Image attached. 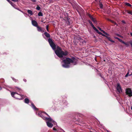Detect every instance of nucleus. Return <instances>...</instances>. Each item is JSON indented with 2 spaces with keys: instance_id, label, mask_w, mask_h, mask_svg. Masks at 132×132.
<instances>
[{
  "instance_id": "nucleus-1",
  "label": "nucleus",
  "mask_w": 132,
  "mask_h": 132,
  "mask_svg": "<svg viewBox=\"0 0 132 132\" xmlns=\"http://www.w3.org/2000/svg\"><path fill=\"white\" fill-rule=\"evenodd\" d=\"M38 115L46 121L47 125L48 127L52 128L53 125H56V123L45 112L40 111Z\"/></svg>"
},
{
  "instance_id": "nucleus-2",
  "label": "nucleus",
  "mask_w": 132,
  "mask_h": 132,
  "mask_svg": "<svg viewBox=\"0 0 132 132\" xmlns=\"http://www.w3.org/2000/svg\"><path fill=\"white\" fill-rule=\"evenodd\" d=\"M62 63V67L65 68L70 67L71 64L74 65L76 64V61L75 59H72L69 58H66L65 59L63 60Z\"/></svg>"
},
{
  "instance_id": "nucleus-3",
  "label": "nucleus",
  "mask_w": 132,
  "mask_h": 132,
  "mask_svg": "<svg viewBox=\"0 0 132 132\" xmlns=\"http://www.w3.org/2000/svg\"><path fill=\"white\" fill-rule=\"evenodd\" d=\"M55 53L59 57L64 58L65 56L67 54V52H64L62 50L61 48L59 47H57L56 50L55 51Z\"/></svg>"
},
{
  "instance_id": "nucleus-4",
  "label": "nucleus",
  "mask_w": 132,
  "mask_h": 132,
  "mask_svg": "<svg viewBox=\"0 0 132 132\" xmlns=\"http://www.w3.org/2000/svg\"><path fill=\"white\" fill-rule=\"evenodd\" d=\"M11 95L12 97L19 99L21 100L23 98V96L18 94L17 93L14 92H11Z\"/></svg>"
},
{
  "instance_id": "nucleus-5",
  "label": "nucleus",
  "mask_w": 132,
  "mask_h": 132,
  "mask_svg": "<svg viewBox=\"0 0 132 132\" xmlns=\"http://www.w3.org/2000/svg\"><path fill=\"white\" fill-rule=\"evenodd\" d=\"M48 41L50 46L52 48L53 50H55L56 48V46L53 42L52 40L50 38H49Z\"/></svg>"
},
{
  "instance_id": "nucleus-6",
  "label": "nucleus",
  "mask_w": 132,
  "mask_h": 132,
  "mask_svg": "<svg viewBox=\"0 0 132 132\" xmlns=\"http://www.w3.org/2000/svg\"><path fill=\"white\" fill-rule=\"evenodd\" d=\"M125 92L126 94L130 97L132 96V91L131 89L129 88L126 89Z\"/></svg>"
},
{
  "instance_id": "nucleus-7",
  "label": "nucleus",
  "mask_w": 132,
  "mask_h": 132,
  "mask_svg": "<svg viewBox=\"0 0 132 132\" xmlns=\"http://www.w3.org/2000/svg\"><path fill=\"white\" fill-rule=\"evenodd\" d=\"M116 89L118 92L119 93H120L122 92V91L121 87L119 83H118L117 84Z\"/></svg>"
},
{
  "instance_id": "nucleus-8",
  "label": "nucleus",
  "mask_w": 132,
  "mask_h": 132,
  "mask_svg": "<svg viewBox=\"0 0 132 132\" xmlns=\"http://www.w3.org/2000/svg\"><path fill=\"white\" fill-rule=\"evenodd\" d=\"M89 16L90 18V19L92 20V21L94 22L96 24L97 23L96 21V20L93 18L92 16L90 14L89 15Z\"/></svg>"
},
{
  "instance_id": "nucleus-9",
  "label": "nucleus",
  "mask_w": 132,
  "mask_h": 132,
  "mask_svg": "<svg viewBox=\"0 0 132 132\" xmlns=\"http://www.w3.org/2000/svg\"><path fill=\"white\" fill-rule=\"evenodd\" d=\"M31 22L32 24L35 27H37L38 26V24L37 22L35 21L32 20Z\"/></svg>"
},
{
  "instance_id": "nucleus-10",
  "label": "nucleus",
  "mask_w": 132,
  "mask_h": 132,
  "mask_svg": "<svg viewBox=\"0 0 132 132\" xmlns=\"http://www.w3.org/2000/svg\"><path fill=\"white\" fill-rule=\"evenodd\" d=\"M31 106L32 108L35 110H37V109L35 107V105L33 104V103L32 102L31 103Z\"/></svg>"
},
{
  "instance_id": "nucleus-11",
  "label": "nucleus",
  "mask_w": 132,
  "mask_h": 132,
  "mask_svg": "<svg viewBox=\"0 0 132 132\" xmlns=\"http://www.w3.org/2000/svg\"><path fill=\"white\" fill-rule=\"evenodd\" d=\"M94 30L96 31L99 34L101 35L102 36H105V35H104L102 33L99 32L98 31V30L96 28L94 29Z\"/></svg>"
},
{
  "instance_id": "nucleus-12",
  "label": "nucleus",
  "mask_w": 132,
  "mask_h": 132,
  "mask_svg": "<svg viewBox=\"0 0 132 132\" xmlns=\"http://www.w3.org/2000/svg\"><path fill=\"white\" fill-rule=\"evenodd\" d=\"M105 37H106L108 39V40H109L111 42H113V43H114V41H113V40H112L111 39V38L110 37H108V36H105Z\"/></svg>"
},
{
  "instance_id": "nucleus-13",
  "label": "nucleus",
  "mask_w": 132,
  "mask_h": 132,
  "mask_svg": "<svg viewBox=\"0 0 132 132\" xmlns=\"http://www.w3.org/2000/svg\"><path fill=\"white\" fill-rule=\"evenodd\" d=\"M44 34L47 37L50 38V35L47 32H45L44 33Z\"/></svg>"
},
{
  "instance_id": "nucleus-14",
  "label": "nucleus",
  "mask_w": 132,
  "mask_h": 132,
  "mask_svg": "<svg viewBox=\"0 0 132 132\" xmlns=\"http://www.w3.org/2000/svg\"><path fill=\"white\" fill-rule=\"evenodd\" d=\"M89 22L94 30L96 28L95 27L94 25L92 24V22L90 20L89 21Z\"/></svg>"
},
{
  "instance_id": "nucleus-15",
  "label": "nucleus",
  "mask_w": 132,
  "mask_h": 132,
  "mask_svg": "<svg viewBox=\"0 0 132 132\" xmlns=\"http://www.w3.org/2000/svg\"><path fill=\"white\" fill-rule=\"evenodd\" d=\"M10 3L11 4V5L14 7L15 9H17V8H16L15 6H16L12 2H10Z\"/></svg>"
},
{
  "instance_id": "nucleus-16",
  "label": "nucleus",
  "mask_w": 132,
  "mask_h": 132,
  "mask_svg": "<svg viewBox=\"0 0 132 132\" xmlns=\"http://www.w3.org/2000/svg\"><path fill=\"white\" fill-rule=\"evenodd\" d=\"M24 102L25 103L28 104L29 102V100L27 98H26L24 100Z\"/></svg>"
},
{
  "instance_id": "nucleus-17",
  "label": "nucleus",
  "mask_w": 132,
  "mask_h": 132,
  "mask_svg": "<svg viewBox=\"0 0 132 132\" xmlns=\"http://www.w3.org/2000/svg\"><path fill=\"white\" fill-rule=\"evenodd\" d=\"M27 12L29 14H30L31 15H32L33 14V13L32 11L30 10H27Z\"/></svg>"
},
{
  "instance_id": "nucleus-18",
  "label": "nucleus",
  "mask_w": 132,
  "mask_h": 132,
  "mask_svg": "<svg viewBox=\"0 0 132 132\" xmlns=\"http://www.w3.org/2000/svg\"><path fill=\"white\" fill-rule=\"evenodd\" d=\"M99 5L100 8L101 9H102L103 8V4L101 2H100Z\"/></svg>"
},
{
  "instance_id": "nucleus-19",
  "label": "nucleus",
  "mask_w": 132,
  "mask_h": 132,
  "mask_svg": "<svg viewBox=\"0 0 132 132\" xmlns=\"http://www.w3.org/2000/svg\"><path fill=\"white\" fill-rule=\"evenodd\" d=\"M126 12L127 13L130 14L132 15V12L131 11H130L129 10H126Z\"/></svg>"
},
{
  "instance_id": "nucleus-20",
  "label": "nucleus",
  "mask_w": 132,
  "mask_h": 132,
  "mask_svg": "<svg viewBox=\"0 0 132 132\" xmlns=\"http://www.w3.org/2000/svg\"><path fill=\"white\" fill-rule=\"evenodd\" d=\"M125 5L127 6H131V5L129 3L126 2L125 3Z\"/></svg>"
},
{
  "instance_id": "nucleus-21",
  "label": "nucleus",
  "mask_w": 132,
  "mask_h": 132,
  "mask_svg": "<svg viewBox=\"0 0 132 132\" xmlns=\"http://www.w3.org/2000/svg\"><path fill=\"white\" fill-rule=\"evenodd\" d=\"M38 15L39 16H42L43 15L42 13L41 12H40L38 13Z\"/></svg>"
},
{
  "instance_id": "nucleus-22",
  "label": "nucleus",
  "mask_w": 132,
  "mask_h": 132,
  "mask_svg": "<svg viewBox=\"0 0 132 132\" xmlns=\"http://www.w3.org/2000/svg\"><path fill=\"white\" fill-rule=\"evenodd\" d=\"M37 28H38V31H41L42 29L40 27H38L37 26Z\"/></svg>"
},
{
  "instance_id": "nucleus-23",
  "label": "nucleus",
  "mask_w": 132,
  "mask_h": 132,
  "mask_svg": "<svg viewBox=\"0 0 132 132\" xmlns=\"http://www.w3.org/2000/svg\"><path fill=\"white\" fill-rule=\"evenodd\" d=\"M104 34H105L106 35H107V36H109V35L105 31H104V30H102L101 31Z\"/></svg>"
},
{
  "instance_id": "nucleus-24",
  "label": "nucleus",
  "mask_w": 132,
  "mask_h": 132,
  "mask_svg": "<svg viewBox=\"0 0 132 132\" xmlns=\"http://www.w3.org/2000/svg\"><path fill=\"white\" fill-rule=\"evenodd\" d=\"M63 106H64L65 105H67V102L66 101H64V102H63Z\"/></svg>"
},
{
  "instance_id": "nucleus-25",
  "label": "nucleus",
  "mask_w": 132,
  "mask_h": 132,
  "mask_svg": "<svg viewBox=\"0 0 132 132\" xmlns=\"http://www.w3.org/2000/svg\"><path fill=\"white\" fill-rule=\"evenodd\" d=\"M36 9L37 10H39L40 9V7L38 6H37V7L36 8Z\"/></svg>"
},
{
  "instance_id": "nucleus-26",
  "label": "nucleus",
  "mask_w": 132,
  "mask_h": 132,
  "mask_svg": "<svg viewBox=\"0 0 132 132\" xmlns=\"http://www.w3.org/2000/svg\"><path fill=\"white\" fill-rule=\"evenodd\" d=\"M129 71L128 72H127V74L125 75V77H127L128 76H129Z\"/></svg>"
},
{
  "instance_id": "nucleus-27",
  "label": "nucleus",
  "mask_w": 132,
  "mask_h": 132,
  "mask_svg": "<svg viewBox=\"0 0 132 132\" xmlns=\"http://www.w3.org/2000/svg\"><path fill=\"white\" fill-rule=\"evenodd\" d=\"M12 79L15 82H16L17 81V80L14 78H12Z\"/></svg>"
},
{
  "instance_id": "nucleus-28",
  "label": "nucleus",
  "mask_w": 132,
  "mask_h": 132,
  "mask_svg": "<svg viewBox=\"0 0 132 132\" xmlns=\"http://www.w3.org/2000/svg\"><path fill=\"white\" fill-rule=\"evenodd\" d=\"M130 43V44L131 45V47H132V41L131 40L129 42Z\"/></svg>"
},
{
  "instance_id": "nucleus-29",
  "label": "nucleus",
  "mask_w": 132,
  "mask_h": 132,
  "mask_svg": "<svg viewBox=\"0 0 132 132\" xmlns=\"http://www.w3.org/2000/svg\"><path fill=\"white\" fill-rule=\"evenodd\" d=\"M53 130H55L56 131H57L56 129V128L55 127L53 128Z\"/></svg>"
},
{
  "instance_id": "nucleus-30",
  "label": "nucleus",
  "mask_w": 132,
  "mask_h": 132,
  "mask_svg": "<svg viewBox=\"0 0 132 132\" xmlns=\"http://www.w3.org/2000/svg\"><path fill=\"white\" fill-rule=\"evenodd\" d=\"M23 14H24L25 16L26 17H27V14L26 13H23Z\"/></svg>"
},
{
  "instance_id": "nucleus-31",
  "label": "nucleus",
  "mask_w": 132,
  "mask_h": 132,
  "mask_svg": "<svg viewBox=\"0 0 132 132\" xmlns=\"http://www.w3.org/2000/svg\"><path fill=\"white\" fill-rule=\"evenodd\" d=\"M31 1L33 2H35L36 1V0H30Z\"/></svg>"
},
{
  "instance_id": "nucleus-32",
  "label": "nucleus",
  "mask_w": 132,
  "mask_h": 132,
  "mask_svg": "<svg viewBox=\"0 0 132 132\" xmlns=\"http://www.w3.org/2000/svg\"><path fill=\"white\" fill-rule=\"evenodd\" d=\"M17 89L20 92H21L22 91V90L19 88H18Z\"/></svg>"
},
{
  "instance_id": "nucleus-33",
  "label": "nucleus",
  "mask_w": 132,
  "mask_h": 132,
  "mask_svg": "<svg viewBox=\"0 0 132 132\" xmlns=\"http://www.w3.org/2000/svg\"><path fill=\"white\" fill-rule=\"evenodd\" d=\"M127 46H128L129 45V44L128 43H125V44Z\"/></svg>"
},
{
  "instance_id": "nucleus-34",
  "label": "nucleus",
  "mask_w": 132,
  "mask_h": 132,
  "mask_svg": "<svg viewBox=\"0 0 132 132\" xmlns=\"http://www.w3.org/2000/svg\"><path fill=\"white\" fill-rule=\"evenodd\" d=\"M13 2H18V0H11Z\"/></svg>"
},
{
  "instance_id": "nucleus-35",
  "label": "nucleus",
  "mask_w": 132,
  "mask_h": 132,
  "mask_svg": "<svg viewBox=\"0 0 132 132\" xmlns=\"http://www.w3.org/2000/svg\"><path fill=\"white\" fill-rule=\"evenodd\" d=\"M98 29H99L100 31H102V30H102V29H101L100 28V27H98Z\"/></svg>"
},
{
  "instance_id": "nucleus-36",
  "label": "nucleus",
  "mask_w": 132,
  "mask_h": 132,
  "mask_svg": "<svg viewBox=\"0 0 132 132\" xmlns=\"http://www.w3.org/2000/svg\"><path fill=\"white\" fill-rule=\"evenodd\" d=\"M48 26H46V29H47V31H48Z\"/></svg>"
},
{
  "instance_id": "nucleus-37",
  "label": "nucleus",
  "mask_w": 132,
  "mask_h": 132,
  "mask_svg": "<svg viewBox=\"0 0 132 132\" xmlns=\"http://www.w3.org/2000/svg\"><path fill=\"white\" fill-rule=\"evenodd\" d=\"M118 39L119 41L120 42H121L122 41V40H121V39H120L119 38L118 39Z\"/></svg>"
},
{
  "instance_id": "nucleus-38",
  "label": "nucleus",
  "mask_w": 132,
  "mask_h": 132,
  "mask_svg": "<svg viewBox=\"0 0 132 132\" xmlns=\"http://www.w3.org/2000/svg\"><path fill=\"white\" fill-rule=\"evenodd\" d=\"M121 42H122L124 44H125V42L124 41H123L122 40V41Z\"/></svg>"
},
{
  "instance_id": "nucleus-39",
  "label": "nucleus",
  "mask_w": 132,
  "mask_h": 132,
  "mask_svg": "<svg viewBox=\"0 0 132 132\" xmlns=\"http://www.w3.org/2000/svg\"><path fill=\"white\" fill-rule=\"evenodd\" d=\"M23 81H25V82H26V81H27L26 80V79H23Z\"/></svg>"
},
{
  "instance_id": "nucleus-40",
  "label": "nucleus",
  "mask_w": 132,
  "mask_h": 132,
  "mask_svg": "<svg viewBox=\"0 0 132 132\" xmlns=\"http://www.w3.org/2000/svg\"><path fill=\"white\" fill-rule=\"evenodd\" d=\"M18 9V10H19L21 12H22L23 13H24L22 11H21V10H19L18 9Z\"/></svg>"
},
{
  "instance_id": "nucleus-41",
  "label": "nucleus",
  "mask_w": 132,
  "mask_h": 132,
  "mask_svg": "<svg viewBox=\"0 0 132 132\" xmlns=\"http://www.w3.org/2000/svg\"><path fill=\"white\" fill-rule=\"evenodd\" d=\"M48 1H49V2H52V0H48Z\"/></svg>"
},
{
  "instance_id": "nucleus-42",
  "label": "nucleus",
  "mask_w": 132,
  "mask_h": 132,
  "mask_svg": "<svg viewBox=\"0 0 132 132\" xmlns=\"http://www.w3.org/2000/svg\"><path fill=\"white\" fill-rule=\"evenodd\" d=\"M115 39H118L119 38H118L117 37H115Z\"/></svg>"
},
{
  "instance_id": "nucleus-43",
  "label": "nucleus",
  "mask_w": 132,
  "mask_h": 132,
  "mask_svg": "<svg viewBox=\"0 0 132 132\" xmlns=\"http://www.w3.org/2000/svg\"><path fill=\"white\" fill-rule=\"evenodd\" d=\"M7 1L9 3H10V2H11V1H10V0H7Z\"/></svg>"
},
{
  "instance_id": "nucleus-44",
  "label": "nucleus",
  "mask_w": 132,
  "mask_h": 132,
  "mask_svg": "<svg viewBox=\"0 0 132 132\" xmlns=\"http://www.w3.org/2000/svg\"><path fill=\"white\" fill-rule=\"evenodd\" d=\"M130 34L131 35V36L132 37V32L130 33Z\"/></svg>"
},
{
  "instance_id": "nucleus-45",
  "label": "nucleus",
  "mask_w": 132,
  "mask_h": 132,
  "mask_svg": "<svg viewBox=\"0 0 132 132\" xmlns=\"http://www.w3.org/2000/svg\"><path fill=\"white\" fill-rule=\"evenodd\" d=\"M122 22H123V23H125V21H122Z\"/></svg>"
},
{
  "instance_id": "nucleus-46",
  "label": "nucleus",
  "mask_w": 132,
  "mask_h": 132,
  "mask_svg": "<svg viewBox=\"0 0 132 132\" xmlns=\"http://www.w3.org/2000/svg\"><path fill=\"white\" fill-rule=\"evenodd\" d=\"M100 76H101V77L102 78V76L101 75H100Z\"/></svg>"
},
{
  "instance_id": "nucleus-47",
  "label": "nucleus",
  "mask_w": 132,
  "mask_h": 132,
  "mask_svg": "<svg viewBox=\"0 0 132 132\" xmlns=\"http://www.w3.org/2000/svg\"><path fill=\"white\" fill-rule=\"evenodd\" d=\"M131 109L132 110V106H131Z\"/></svg>"
},
{
  "instance_id": "nucleus-48",
  "label": "nucleus",
  "mask_w": 132,
  "mask_h": 132,
  "mask_svg": "<svg viewBox=\"0 0 132 132\" xmlns=\"http://www.w3.org/2000/svg\"><path fill=\"white\" fill-rule=\"evenodd\" d=\"M18 97H20V96H18Z\"/></svg>"
},
{
  "instance_id": "nucleus-49",
  "label": "nucleus",
  "mask_w": 132,
  "mask_h": 132,
  "mask_svg": "<svg viewBox=\"0 0 132 132\" xmlns=\"http://www.w3.org/2000/svg\"><path fill=\"white\" fill-rule=\"evenodd\" d=\"M107 132H110L109 131H107Z\"/></svg>"
},
{
  "instance_id": "nucleus-50",
  "label": "nucleus",
  "mask_w": 132,
  "mask_h": 132,
  "mask_svg": "<svg viewBox=\"0 0 132 132\" xmlns=\"http://www.w3.org/2000/svg\"><path fill=\"white\" fill-rule=\"evenodd\" d=\"M1 89V88H0V90Z\"/></svg>"
},
{
  "instance_id": "nucleus-51",
  "label": "nucleus",
  "mask_w": 132,
  "mask_h": 132,
  "mask_svg": "<svg viewBox=\"0 0 132 132\" xmlns=\"http://www.w3.org/2000/svg\"><path fill=\"white\" fill-rule=\"evenodd\" d=\"M95 0V1H96L97 0Z\"/></svg>"
}]
</instances>
